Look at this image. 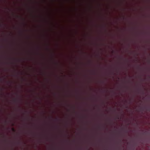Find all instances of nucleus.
Returning <instances> with one entry per match:
<instances>
[{
  "instance_id": "nucleus-3",
  "label": "nucleus",
  "mask_w": 150,
  "mask_h": 150,
  "mask_svg": "<svg viewBox=\"0 0 150 150\" xmlns=\"http://www.w3.org/2000/svg\"><path fill=\"white\" fill-rule=\"evenodd\" d=\"M64 141L65 142H67V140H65Z\"/></svg>"
},
{
  "instance_id": "nucleus-2",
  "label": "nucleus",
  "mask_w": 150,
  "mask_h": 150,
  "mask_svg": "<svg viewBox=\"0 0 150 150\" xmlns=\"http://www.w3.org/2000/svg\"><path fill=\"white\" fill-rule=\"evenodd\" d=\"M12 130L13 131H14L15 130L13 128H12Z\"/></svg>"
},
{
  "instance_id": "nucleus-1",
  "label": "nucleus",
  "mask_w": 150,
  "mask_h": 150,
  "mask_svg": "<svg viewBox=\"0 0 150 150\" xmlns=\"http://www.w3.org/2000/svg\"><path fill=\"white\" fill-rule=\"evenodd\" d=\"M58 0H57V33H58Z\"/></svg>"
},
{
  "instance_id": "nucleus-4",
  "label": "nucleus",
  "mask_w": 150,
  "mask_h": 150,
  "mask_svg": "<svg viewBox=\"0 0 150 150\" xmlns=\"http://www.w3.org/2000/svg\"><path fill=\"white\" fill-rule=\"evenodd\" d=\"M65 136H66V135H65Z\"/></svg>"
}]
</instances>
